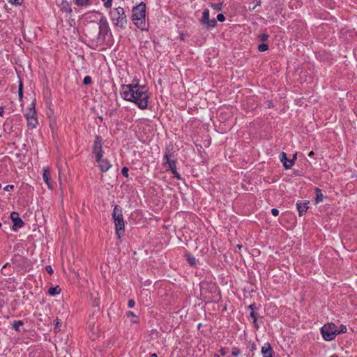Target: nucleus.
Listing matches in <instances>:
<instances>
[{"instance_id": "nucleus-1", "label": "nucleus", "mask_w": 357, "mask_h": 357, "mask_svg": "<svg viewBox=\"0 0 357 357\" xmlns=\"http://www.w3.org/2000/svg\"><path fill=\"white\" fill-rule=\"evenodd\" d=\"M120 94L123 99L134 102L140 109H147L150 96L146 86L138 83L123 84Z\"/></svg>"}, {"instance_id": "nucleus-2", "label": "nucleus", "mask_w": 357, "mask_h": 357, "mask_svg": "<svg viewBox=\"0 0 357 357\" xmlns=\"http://www.w3.org/2000/svg\"><path fill=\"white\" fill-rule=\"evenodd\" d=\"M130 19L135 26L141 31L149 30V23L146 20V6L144 2H140L132 8Z\"/></svg>"}, {"instance_id": "nucleus-3", "label": "nucleus", "mask_w": 357, "mask_h": 357, "mask_svg": "<svg viewBox=\"0 0 357 357\" xmlns=\"http://www.w3.org/2000/svg\"><path fill=\"white\" fill-rule=\"evenodd\" d=\"M110 20L113 25L120 29H124L127 25L128 20L123 8L119 6L110 9L109 12Z\"/></svg>"}, {"instance_id": "nucleus-4", "label": "nucleus", "mask_w": 357, "mask_h": 357, "mask_svg": "<svg viewBox=\"0 0 357 357\" xmlns=\"http://www.w3.org/2000/svg\"><path fill=\"white\" fill-rule=\"evenodd\" d=\"M110 37H112V31L108 21L104 15H102L99 19L97 45H102Z\"/></svg>"}, {"instance_id": "nucleus-5", "label": "nucleus", "mask_w": 357, "mask_h": 357, "mask_svg": "<svg viewBox=\"0 0 357 357\" xmlns=\"http://www.w3.org/2000/svg\"><path fill=\"white\" fill-rule=\"evenodd\" d=\"M112 218L114 220L116 234L118 238H121V235L125 231V223L123 217L121 208L116 205L113 209Z\"/></svg>"}, {"instance_id": "nucleus-6", "label": "nucleus", "mask_w": 357, "mask_h": 357, "mask_svg": "<svg viewBox=\"0 0 357 357\" xmlns=\"http://www.w3.org/2000/svg\"><path fill=\"white\" fill-rule=\"evenodd\" d=\"M337 326L334 323H328L321 328V333L323 338L326 341L333 340L337 336Z\"/></svg>"}, {"instance_id": "nucleus-7", "label": "nucleus", "mask_w": 357, "mask_h": 357, "mask_svg": "<svg viewBox=\"0 0 357 357\" xmlns=\"http://www.w3.org/2000/svg\"><path fill=\"white\" fill-rule=\"evenodd\" d=\"M99 29V22L98 23H90L85 26L84 33L92 42L97 45L98 35Z\"/></svg>"}, {"instance_id": "nucleus-8", "label": "nucleus", "mask_w": 357, "mask_h": 357, "mask_svg": "<svg viewBox=\"0 0 357 357\" xmlns=\"http://www.w3.org/2000/svg\"><path fill=\"white\" fill-rule=\"evenodd\" d=\"M93 153L95 158L99 160L103 155L102 151V140L100 136H96L94 143L93 145Z\"/></svg>"}, {"instance_id": "nucleus-9", "label": "nucleus", "mask_w": 357, "mask_h": 357, "mask_svg": "<svg viewBox=\"0 0 357 357\" xmlns=\"http://www.w3.org/2000/svg\"><path fill=\"white\" fill-rule=\"evenodd\" d=\"M202 24L205 25L206 28L207 29L214 28L217 25V21L216 19L209 18V10L205 9L204 12L202 13Z\"/></svg>"}, {"instance_id": "nucleus-10", "label": "nucleus", "mask_w": 357, "mask_h": 357, "mask_svg": "<svg viewBox=\"0 0 357 357\" xmlns=\"http://www.w3.org/2000/svg\"><path fill=\"white\" fill-rule=\"evenodd\" d=\"M174 155L172 150L169 148H167L165 151L163 160L168 165L169 170H172L176 168V160L173 159Z\"/></svg>"}, {"instance_id": "nucleus-11", "label": "nucleus", "mask_w": 357, "mask_h": 357, "mask_svg": "<svg viewBox=\"0 0 357 357\" xmlns=\"http://www.w3.org/2000/svg\"><path fill=\"white\" fill-rule=\"evenodd\" d=\"M97 15H99L100 16L103 15L101 13L96 10L90 11L86 13L83 17L86 20V22H88V24L90 23H98L99 19L97 18Z\"/></svg>"}, {"instance_id": "nucleus-12", "label": "nucleus", "mask_w": 357, "mask_h": 357, "mask_svg": "<svg viewBox=\"0 0 357 357\" xmlns=\"http://www.w3.org/2000/svg\"><path fill=\"white\" fill-rule=\"evenodd\" d=\"M10 218L13 222L14 231H16L17 229L23 227L24 222L20 218V215L17 212H12L10 214Z\"/></svg>"}, {"instance_id": "nucleus-13", "label": "nucleus", "mask_w": 357, "mask_h": 357, "mask_svg": "<svg viewBox=\"0 0 357 357\" xmlns=\"http://www.w3.org/2000/svg\"><path fill=\"white\" fill-rule=\"evenodd\" d=\"M43 178L47 185L49 189L52 190L53 189V185L51 182V173H50V169L49 167H45L43 169Z\"/></svg>"}, {"instance_id": "nucleus-14", "label": "nucleus", "mask_w": 357, "mask_h": 357, "mask_svg": "<svg viewBox=\"0 0 357 357\" xmlns=\"http://www.w3.org/2000/svg\"><path fill=\"white\" fill-rule=\"evenodd\" d=\"M280 159L285 169H291L294 165V160L288 159L287 154L284 152H282L280 153Z\"/></svg>"}, {"instance_id": "nucleus-15", "label": "nucleus", "mask_w": 357, "mask_h": 357, "mask_svg": "<svg viewBox=\"0 0 357 357\" xmlns=\"http://www.w3.org/2000/svg\"><path fill=\"white\" fill-rule=\"evenodd\" d=\"M96 162L98 163V167L101 172H107L112 167L111 163L107 159H104L102 158H100L99 160L96 159Z\"/></svg>"}, {"instance_id": "nucleus-16", "label": "nucleus", "mask_w": 357, "mask_h": 357, "mask_svg": "<svg viewBox=\"0 0 357 357\" xmlns=\"http://www.w3.org/2000/svg\"><path fill=\"white\" fill-rule=\"evenodd\" d=\"M59 7L60 10L68 14L69 15H72L73 10L71 8V3L67 0H61V3L59 4Z\"/></svg>"}, {"instance_id": "nucleus-17", "label": "nucleus", "mask_w": 357, "mask_h": 357, "mask_svg": "<svg viewBox=\"0 0 357 357\" xmlns=\"http://www.w3.org/2000/svg\"><path fill=\"white\" fill-rule=\"evenodd\" d=\"M308 202L298 201L296 203V207L300 216H302L308 208Z\"/></svg>"}, {"instance_id": "nucleus-18", "label": "nucleus", "mask_w": 357, "mask_h": 357, "mask_svg": "<svg viewBox=\"0 0 357 357\" xmlns=\"http://www.w3.org/2000/svg\"><path fill=\"white\" fill-rule=\"evenodd\" d=\"M261 353L263 354V357L273 356V351L269 343H266L264 347H262Z\"/></svg>"}, {"instance_id": "nucleus-19", "label": "nucleus", "mask_w": 357, "mask_h": 357, "mask_svg": "<svg viewBox=\"0 0 357 357\" xmlns=\"http://www.w3.org/2000/svg\"><path fill=\"white\" fill-rule=\"evenodd\" d=\"M92 0H73L75 5L78 7L87 8L91 4Z\"/></svg>"}, {"instance_id": "nucleus-20", "label": "nucleus", "mask_w": 357, "mask_h": 357, "mask_svg": "<svg viewBox=\"0 0 357 357\" xmlns=\"http://www.w3.org/2000/svg\"><path fill=\"white\" fill-rule=\"evenodd\" d=\"M25 116L26 119L30 118H37L36 113L35 111V102L31 103V107L29 109L28 112L25 114Z\"/></svg>"}, {"instance_id": "nucleus-21", "label": "nucleus", "mask_w": 357, "mask_h": 357, "mask_svg": "<svg viewBox=\"0 0 357 357\" xmlns=\"http://www.w3.org/2000/svg\"><path fill=\"white\" fill-rule=\"evenodd\" d=\"M185 257L190 266H196L198 263V260L191 253H186Z\"/></svg>"}, {"instance_id": "nucleus-22", "label": "nucleus", "mask_w": 357, "mask_h": 357, "mask_svg": "<svg viewBox=\"0 0 357 357\" xmlns=\"http://www.w3.org/2000/svg\"><path fill=\"white\" fill-rule=\"evenodd\" d=\"M315 193H316L315 203L318 204L319 202H323L324 196V195H323V193L321 192V190H320L318 188H315Z\"/></svg>"}, {"instance_id": "nucleus-23", "label": "nucleus", "mask_w": 357, "mask_h": 357, "mask_svg": "<svg viewBox=\"0 0 357 357\" xmlns=\"http://www.w3.org/2000/svg\"><path fill=\"white\" fill-rule=\"evenodd\" d=\"M26 121H27V125L29 128L33 129V128H36V126L38 124L37 118H30L29 119H26Z\"/></svg>"}, {"instance_id": "nucleus-24", "label": "nucleus", "mask_w": 357, "mask_h": 357, "mask_svg": "<svg viewBox=\"0 0 357 357\" xmlns=\"http://www.w3.org/2000/svg\"><path fill=\"white\" fill-rule=\"evenodd\" d=\"M61 292V289L59 286L50 287L48 289V294L51 296H55Z\"/></svg>"}, {"instance_id": "nucleus-25", "label": "nucleus", "mask_w": 357, "mask_h": 357, "mask_svg": "<svg viewBox=\"0 0 357 357\" xmlns=\"http://www.w3.org/2000/svg\"><path fill=\"white\" fill-rule=\"evenodd\" d=\"M18 96H19L20 101H22V98H23V83H22V82L20 79V82H19V86H18Z\"/></svg>"}, {"instance_id": "nucleus-26", "label": "nucleus", "mask_w": 357, "mask_h": 357, "mask_svg": "<svg viewBox=\"0 0 357 357\" xmlns=\"http://www.w3.org/2000/svg\"><path fill=\"white\" fill-rule=\"evenodd\" d=\"M24 325V322L21 320L15 321L13 324V328L16 331H20V327Z\"/></svg>"}, {"instance_id": "nucleus-27", "label": "nucleus", "mask_w": 357, "mask_h": 357, "mask_svg": "<svg viewBox=\"0 0 357 357\" xmlns=\"http://www.w3.org/2000/svg\"><path fill=\"white\" fill-rule=\"evenodd\" d=\"M126 315L128 318H132V322H137L138 317L135 315V314L132 311H128L126 313Z\"/></svg>"}, {"instance_id": "nucleus-28", "label": "nucleus", "mask_w": 357, "mask_h": 357, "mask_svg": "<svg viewBox=\"0 0 357 357\" xmlns=\"http://www.w3.org/2000/svg\"><path fill=\"white\" fill-rule=\"evenodd\" d=\"M347 331V328L346 327V326L344 325H341L339 328V329H337V327L336 328V333L337 335H339V334H342V333H346Z\"/></svg>"}, {"instance_id": "nucleus-29", "label": "nucleus", "mask_w": 357, "mask_h": 357, "mask_svg": "<svg viewBox=\"0 0 357 357\" xmlns=\"http://www.w3.org/2000/svg\"><path fill=\"white\" fill-rule=\"evenodd\" d=\"M268 49V45L266 43H261L258 45V50L259 52H265Z\"/></svg>"}, {"instance_id": "nucleus-30", "label": "nucleus", "mask_w": 357, "mask_h": 357, "mask_svg": "<svg viewBox=\"0 0 357 357\" xmlns=\"http://www.w3.org/2000/svg\"><path fill=\"white\" fill-rule=\"evenodd\" d=\"M211 6L215 10H221L222 7V3H211Z\"/></svg>"}, {"instance_id": "nucleus-31", "label": "nucleus", "mask_w": 357, "mask_h": 357, "mask_svg": "<svg viewBox=\"0 0 357 357\" xmlns=\"http://www.w3.org/2000/svg\"><path fill=\"white\" fill-rule=\"evenodd\" d=\"M258 38L260 40L265 42L268 39L269 36L267 33H263L259 34L258 36Z\"/></svg>"}, {"instance_id": "nucleus-32", "label": "nucleus", "mask_w": 357, "mask_h": 357, "mask_svg": "<svg viewBox=\"0 0 357 357\" xmlns=\"http://www.w3.org/2000/svg\"><path fill=\"white\" fill-rule=\"evenodd\" d=\"M104 2V6L106 8H111L112 6V0H101Z\"/></svg>"}, {"instance_id": "nucleus-33", "label": "nucleus", "mask_w": 357, "mask_h": 357, "mask_svg": "<svg viewBox=\"0 0 357 357\" xmlns=\"http://www.w3.org/2000/svg\"><path fill=\"white\" fill-rule=\"evenodd\" d=\"M91 83V77L90 76H85L83 79V84L84 85H88Z\"/></svg>"}, {"instance_id": "nucleus-34", "label": "nucleus", "mask_w": 357, "mask_h": 357, "mask_svg": "<svg viewBox=\"0 0 357 357\" xmlns=\"http://www.w3.org/2000/svg\"><path fill=\"white\" fill-rule=\"evenodd\" d=\"M128 171H129V169L127 167H123L121 169V173H122L123 176L128 178L129 176Z\"/></svg>"}, {"instance_id": "nucleus-35", "label": "nucleus", "mask_w": 357, "mask_h": 357, "mask_svg": "<svg viewBox=\"0 0 357 357\" xmlns=\"http://www.w3.org/2000/svg\"><path fill=\"white\" fill-rule=\"evenodd\" d=\"M8 2L13 5H21L22 3V0H8Z\"/></svg>"}, {"instance_id": "nucleus-36", "label": "nucleus", "mask_w": 357, "mask_h": 357, "mask_svg": "<svg viewBox=\"0 0 357 357\" xmlns=\"http://www.w3.org/2000/svg\"><path fill=\"white\" fill-rule=\"evenodd\" d=\"M241 351L237 348H233L231 351V355L233 356H238L240 354Z\"/></svg>"}, {"instance_id": "nucleus-37", "label": "nucleus", "mask_w": 357, "mask_h": 357, "mask_svg": "<svg viewBox=\"0 0 357 357\" xmlns=\"http://www.w3.org/2000/svg\"><path fill=\"white\" fill-rule=\"evenodd\" d=\"M217 20H218L220 22H222L225 20V17L224 16V15L222 13H220L217 15L216 21Z\"/></svg>"}, {"instance_id": "nucleus-38", "label": "nucleus", "mask_w": 357, "mask_h": 357, "mask_svg": "<svg viewBox=\"0 0 357 357\" xmlns=\"http://www.w3.org/2000/svg\"><path fill=\"white\" fill-rule=\"evenodd\" d=\"M171 172H172V174L174 175V176L175 178H178V179H180V178H181V177H180V174H179V173L177 172L176 168V169H174L171 170Z\"/></svg>"}, {"instance_id": "nucleus-39", "label": "nucleus", "mask_w": 357, "mask_h": 357, "mask_svg": "<svg viewBox=\"0 0 357 357\" xmlns=\"http://www.w3.org/2000/svg\"><path fill=\"white\" fill-rule=\"evenodd\" d=\"M15 188V186L13 185H7L3 188V190L5 191H10L13 190Z\"/></svg>"}, {"instance_id": "nucleus-40", "label": "nucleus", "mask_w": 357, "mask_h": 357, "mask_svg": "<svg viewBox=\"0 0 357 357\" xmlns=\"http://www.w3.org/2000/svg\"><path fill=\"white\" fill-rule=\"evenodd\" d=\"M135 305V301L133 299H130L128 301V307L132 308V307H134Z\"/></svg>"}, {"instance_id": "nucleus-41", "label": "nucleus", "mask_w": 357, "mask_h": 357, "mask_svg": "<svg viewBox=\"0 0 357 357\" xmlns=\"http://www.w3.org/2000/svg\"><path fill=\"white\" fill-rule=\"evenodd\" d=\"M45 270L50 274H52L53 273V269H52V266L50 265H47L45 266Z\"/></svg>"}, {"instance_id": "nucleus-42", "label": "nucleus", "mask_w": 357, "mask_h": 357, "mask_svg": "<svg viewBox=\"0 0 357 357\" xmlns=\"http://www.w3.org/2000/svg\"><path fill=\"white\" fill-rule=\"evenodd\" d=\"M271 213L274 216H278L279 215V211L277 208H272L271 209Z\"/></svg>"}, {"instance_id": "nucleus-43", "label": "nucleus", "mask_w": 357, "mask_h": 357, "mask_svg": "<svg viewBox=\"0 0 357 357\" xmlns=\"http://www.w3.org/2000/svg\"><path fill=\"white\" fill-rule=\"evenodd\" d=\"M250 315L252 318L253 320L257 319V314L254 311H251Z\"/></svg>"}, {"instance_id": "nucleus-44", "label": "nucleus", "mask_w": 357, "mask_h": 357, "mask_svg": "<svg viewBox=\"0 0 357 357\" xmlns=\"http://www.w3.org/2000/svg\"><path fill=\"white\" fill-rule=\"evenodd\" d=\"M256 1V5L252 8V10L255 9L257 6H261V0H255Z\"/></svg>"}, {"instance_id": "nucleus-45", "label": "nucleus", "mask_w": 357, "mask_h": 357, "mask_svg": "<svg viewBox=\"0 0 357 357\" xmlns=\"http://www.w3.org/2000/svg\"><path fill=\"white\" fill-rule=\"evenodd\" d=\"M256 307L255 303L251 304L248 307V309L251 310L253 311V310Z\"/></svg>"}, {"instance_id": "nucleus-46", "label": "nucleus", "mask_w": 357, "mask_h": 357, "mask_svg": "<svg viewBox=\"0 0 357 357\" xmlns=\"http://www.w3.org/2000/svg\"><path fill=\"white\" fill-rule=\"evenodd\" d=\"M220 353L221 354L222 356H224L226 354V349L225 348H222L220 350Z\"/></svg>"}, {"instance_id": "nucleus-47", "label": "nucleus", "mask_w": 357, "mask_h": 357, "mask_svg": "<svg viewBox=\"0 0 357 357\" xmlns=\"http://www.w3.org/2000/svg\"><path fill=\"white\" fill-rule=\"evenodd\" d=\"M253 324H254V326H255V328H259V326H258V324H257V319L253 320Z\"/></svg>"}, {"instance_id": "nucleus-48", "label": "nucleus", "mask_w": 357, "mask_h": 357, "mask_svg": "<svg viewBox=\"0 0 357 357\" xmlns=\"http://www.w3.org/2000/svg\"><path fill=\"white\" fill-rule=\"evenodd\" d=\"M4 113V107L0 106V116H2Z\"/></svg>"}, {"instance_id": "nucleus-49", "label": "nucleus", "mask_w": 357, "mask_h": 357, "mask_svg": "<svg viewBox=\"0 0 357 357\" xmlns=\"http://www.w3.org/2000/svg\"><path fill=\"white\" fill-rule=\"evenodd\" d=\"M314 155V153L313 151H310L309 153H308V155L310 157H312L313 155Z\"/></svg>"}, {"instance_id": "nucleus-50", "label": "nucleus", "mask_w": 357, "mask_h": 357, "mask_svg": "<svg viewBox=\"0 0 357 357\" xmlns=\"http://www.w3.org/2000/svg\"><path fill=\"white\" fill-rule=\"evenodd\" d=\"M291 160H294V161L296 160V154L294 155L293 158Z\"/></svg>"}, {"instance_id": "nucleus-51", "label": "nucleus", "mask_w": 357, "mask_h": 357, "mask_svg": "<svg viewBox=\"0 0 357 357\" xmlns=\"http://www.w3.org/2000/svg\"><path fill=\"white\" fill-rule=\"evenodd\" d=\"M195 146H197L198 151H199V147H198V146H199V145H198L195 142Z\"/></svg>"}, {"instance_id": "nucleus-52", "label": "nucleus", "mask_w": 357, "mask_h": 357, "mask_svg": "<svg viewBox=\"0 0 357 357\" xmlns=\"http://www.w3.org/2000/svg\"><path fill=\"white\" fill-rule=\"evenodd\" d=\"M202 327L201 323H199L197 324V328L199 329Z\"/></svg>"}, {"instance_id": "nucleus-53", "label": "nucleus", "mask_w": 357, "mask_h": 357, "mask_svg": "<svg viewBox=\"0 0 357 357\" xmlns=\"http://www.w3.org/2000/svg\"><path fill=\"white\" fill-rule=\"evenodd\" d=\"M151 357H157V355L155 354H153L151 355Z\"/></svg>"}, {"instance_id": "nucleus-54", "label": "nucleus", "mask_w": 357, "mask_h": 357, "mask_svg": "<svg viewBox=\"0 0 357 357\" xmlns=\"http://www.w3.org/2000/svg\"><path fill=\"white\" fill-rule=\"evenodd\" d=\"M237 247L241 249L242 248V245H238Z\"/></svg>"}, {"instance_id": "nucleus-55", "label": "nucleus", "mask_w": 357, "mask_h": 357, "mask_svg": "<svg viewBox=\"0 0 357 357\" xmlns=\"http://www.w3.org/2000/svg\"><path fill=\"white\" fill-rule=\"evenodd\" d=\"M214 357H220V356H219L218 354H215L214 355Z\"/></svg>"}, {"instance_id": "nucleus-56", "label": "nucleus", "mask_w": 357, "mask_h": 357, "mask_svg": "<svg viewBox=\"0 0 357 357\" xmlns=\"http://www.w3.org/2000/svg\"><path fill=\"white\" fill-rule=\"evenodd\" d=\"M331 357H338L337 355H333Z\"/></svg>"}, {"instance_id": "nucleus-57", "label": "nucleus", "mask_w": 357, "mask_h": 357, "mask_svg": "<svg viewBox=\"0 0 357 357\" xmlns=\"http://www.w3.org/2000/svg\"><path fill=\"white\" fill-rule=\"evenodd\" d=\"M1 227V223H0V227Z\"/></svg>"}, {"instance_id": "nucleus-58", "label": "nucleus", "mask_w": 357, "mask_h": 357, "mask_svg": "<svg viewBox=\"0 0 357 357\" xmlns=\"http://www.w3.org/2000/svg\"><path fill=\"white\" fill-rule=\"evenodd\" d=\"M268 357H273V356H268Z\"/></svg>"}]
</instances>
